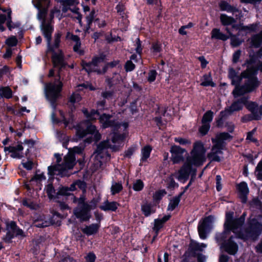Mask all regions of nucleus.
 <instances>
[{
  "mask_svg": "<svg viewBox=\"0 0 262 262\" xmlns=\"http://www.w3.org/2000/svg\"><path fill=\"white\" fill-rule=\"evenodd\" d=\"M17 39L14 36H11L6 40V44L9 47H14L17 43Z\"/></svg>",
  "mask_w": 262,
  "mask_h": 262,
  "instance_id": "79ce46f5",
  "label": "nucleus"
},
{
  "mask_svg": "<svg viewBox=\"0 0 262 262\" xmlns=\"http://www.w3.org/2000/svg\"><path fill=\"white\" fill-rule=\"evenodd\" d=\"M213 118V112L211 111H208L206 112L203 115L202 123H208L209 124L210 122L212 121Z\"/></svg>",
  "mask_w": 262,
  "mask_h": 262,
  "instance_id": "4c0bfd02",
  "label": "nucleus"
},
{
  "mask_svg": "<svg viewBox=\"0 0 262 262\" xmlns=\"http://www.w3.org/2000/svg\"><path fill=\"white\" fill-rule=\"evenodd\" d=\"M218 154H216L215 153L213 152H209L207 156L208 158L211 160V161H220V158L217 156Z\"/></svg>",
  "mask_w": 262,
  "mask_h": 262,
  "instance_id": "69168bd1",
  "label": "nucleus"
},
{
  "mask_svg": "<svg viewBox=\"0 0 262 262\" xmlns=\"http://www.w3.org/2000/svg\"><path fill=\"white\" fill-rule=\"evenodd\" d=\"M214 145L211 149V152L215 153L216 154H222V149L223 148V145H220L217 143H213Z\"/></svg>",
  "mask_w": 262,
  "mask_h": 262,
  "instance_id": "37998d69",
  "label": "nucleus"
},
{
  "mask_svg": "<svg viewBox=\"0 0 262 262\" xmlns=\"http://www.w3.org/2000/svg\"><path fill=\"white\" fill-rule=\"evenodd\" d=\"M52 61L55 67L61 68L64 66L63 54L61 51H58L54 53L52 55Z\"/></svg>",
  "mask_w": 262,
  "mask_h": 262,
  "instance_id": "dca6fc26",
  "label": "nucleus"
},
{
  "mask_svg": "<svg viewBox=\"0 0 262 262\" xmlns=\"http://www.w3.org/2000/svg\"><path fill=\"white\" fill-rule=\"evenodd\" d=\"M143 187V182L141 180H137L133 184V189L135 191H140Z\"/></svg>",
  "mask_w": 262,
  "mask_h": 262,
  "instance_id": "c03bdc74",
  "label": "nucleus"
},
{
  "mask_svg": "<svg viewBox=\"0 0 262 262\" xmlns=\"http://www.w3.org/2000/svg\"><path fill=\"white\" fill-rule=\"evenodd\" d=\"M251 114L245 115L241 118V121L243 123H246L255 120Z\"/></svg>",
  "mask_w": 262,
  "mask_h": 262,
  "instance_id": "e2e57ef3",
  "label": "nucleus"
},
{
  "mask_svg": "<svg viewBox=\"0 0 262 262\" xmlns=\"http://www.w3.org/2000/svg\"><path fill=\"white\" fill-rule=\"evenodd\" d=\"M76 186L82 189L83 192L85 191L86 184L84 182L80 180L76 181L74 183L71 185V190H76Z\"/></svg>",
  "mask_w": 262,
  "mask_h": 262,
  "instance_id": "c9c22d12",
  "label": "nucleus"
},
{
  "mask_svg": "<svg viewBox=\"0 0 262 262\" xmlns=\"http://www.w3.org/2000/svg\"><path fill=\"white\" fill-rule=\"evenodd\" d=\"M62 35L61 33L58 32L55 34L54 36V46L57 48L60 42V38Z\"/></svg>",
  "mask_w": 262,
  "mask_h": 262,
  "instance_id": "bf43d9fd",
  "label": "nucleus"
},
{
  "mask_svg": "<svg viewBox=\"0 0 262 262\" xmlns=\"http://www.w3.org/2000/svg\"><path fill=\"white\" fill-rule=\"evenodd\" d=\"M247 93L250 92L247 91V88L245 84L242 86H236L232 92L234 97H238Z\"/></svg>",
  "mask_w": 262,
  "mask_h": 262,
  "instance_id": "7c9ffc66",
  "label": "nucleus"
},
{
  "mask_svg": "<svg viewBox=\"0 0 262 262\" xmlns=\"http://www.w3.org/2000/svg\"><path fill=\"white\" fill-rule=\"evenodd\" d=\"M110 147L113 150H117L115 146H111L108 144V141L101 142L98 145L96 152L95 153L94 164L97 168L100 167L103 163H105L108 159L109 155L107 152V149Z\"/></svg>",
  "mask_w": 262,
  "mask_h": 262,
  "instance_id": "39448f33",
  "label": "nucleus"
},
{
  "mask_svg": "<svg viewBox=\"0 0 262 262\" xmlns=\"http://www.w3.org/2000/svg\"><path fill=\"white\" fill-rule=\"evenodd\" d=\"M248 99V97H244L241 98L240 99L234 101L227 111L230 113H232L234 111H238L242 110L243 108V105L246 106V103L247 102Z\"/></svg>",
  "mask_w": 262,
  "mask_h": 262,
  "instance_id": "2eb2a0df",
  "label": "nucleus"
},
{
  "mask_svg": "<svg viewBox=\"0 0 262 262\" xmlns=\"http://www.w3.org/2000/svg\"><path fill=\"white\" fill-rule=\"evenodd\" d=\"M219 6L222 11H226L228 12H231L233 14L238 13L235 15V17L237 19L240 20L243 17L242 11L239 10L236 7L230 5L226 1H221L219 4Z\"/></svg>",
  "mask_w": 262,
  "mask_h": 262,
  "instance_id": "ddd939ff",
  "label": "nucleus"
},
{
  "mask_svg": "<svg viewBox=\"0 0 262 262\" xmlns=\"http://www.w3.org/2000/svg\"><path fill=\"white\" fill-rule=\"evenodd\" d=\"M124 68L126 72H130L135 69V65L130 60H128L126 62Z\"/></svg>",
  "mask_w": 262,
  "mask_h": 262,
  "instance_id": "13d9d810",
  "label": "nucleus"
},
{
  "mask_svg": "<svg viewBox=\"0 0 262 262\" xmlns=\"http://www.w3.org/2000/svg\"><path fill=\"white\" fill-rule=\"evenodd\" d=\"M242 76L244 78H247V80L245 83V85L247 88V91H249L250 92H253L259 85L260 82L254 75L249 74L248 72H244L242 73Z\"/></svg>",
  "mask_w": 262,
  "mask_h": 262,
  "instance_id": "9d476101",
  "label": "nucleus"
},
{
  "mask_svg": "<svg viewBox=\"0 0 262 262\" xmlns=\"http://www.w3.org/2000/svg\"><path fill=\"white\" fill-rule=\"evenodd\" d=\"M35 7L39 10L38 18L41 21V24H42L43 22L46 23L49 21L46 18L47 9L42 8V4H41V2L37 3L36 4H35Z\"/></svg>",
  "mask_w": 262,
  "mask_h": 262,
  "instance_id": "aec40b11",
  "label": "nucleus"
},
{
  "mask_svg": "<svg viewBox=\"0 0 262 262\" xmlns=\"http://www.w3.org/2000/svg\"><path fill=\"white\" fill-rule=\"evenodd\" d=\"M123 187L121 183H115L111 187V191L113 195L119 193L122 190Z\"/></svg>",
  "mask_w": 262,
  "mask_h": 262,
  "instance_id": "ea45409f",
  "label": "nucleus"
},
{
  "mask_svg": "<svg viewBox=\"0 0 262 262\" xmlns=\"http://www.w3.org/2000/svg\"><path fill=\"white\" fill-rule=\"evenodd\" d=\"M112 116L106 114H102L99 117V121L103 128L112 127L113 128V133L111 137L112 142L115 144H120L125 138L124 133L120 134L121 132V126L123 130L128 127L127 123H123L122 124H118L115 121L111 119Z\"/></svg>",
  "mask_w": 262,
  "mask_h": 262,
  "instance_id": "7ed1b4c3",
  "label": "nucleus"
},
{
  "mask_svg": "<svg viewBox=\"0 0 262 262\" xmlns=\"http://www.w3.org/2000/svg\"><path fill=\"white\" fill-rule=\"evenodd\" d=\"M174 141L176 142L179 143L180 144L183 145H189L191 143V142L190 140H189L185 138H182L180 137L176 138L174 139Z\"/></svg>",
  "mask_w": 262,
  "mask_h": 262,
  "instance_id": "603ef678",
  "label": "nucleus"
},
{
  "mask_svg": "<svg viewBox=\"0 0 262 262\" xmlns=\"http://www.w3.org/2000/svg\"><path fill=\"white\" fill-rule=\"evenodd\" d=\"M157 72L155 70H151L148 74V81L150 82L154 81L157 76Z\"/></svg>",
  "mask_w": 262,
  "mask_h": 262,
  "instance_id": "864d4df0",
  "label": "nucleus"
},
{
  "mask_svg": "<svg viewBox=\"0 0 262 262\" xmlns=\"http://www.w3.org/2000/svg\"><path fill=\"white\" fill-rule=\"evenodd\" d=\"M251 206L260 208L261 207V203L260 201L256 198L253 199L251 202Z\"/></svg>",
  "mask_w": 262,
  "mask_h": 262,
  "instance_id": "338daca9",
  "label": "nucleus"
},
{
  "mask_svg": "<svg viewBox=\"0 0 262 262\" xmlns=\"http://www.w3.org/2000/svg\"><path fill=\"white\" fill-rule=\"evenodd\" d=\"M151 50L153 53H159L161 51L162 45L159 42H154L152 44Z\"/></svg>",
  "mask_w": 262,
  "mask_h": 262,
  "instance_id": "a18cd8bd",
  "label": "nucleus"
},
{
  "mask_svg": "<svg viewBox=\"0 0 262 262\" xmlns=\"http://www.w3.org/2000/svg\"><path fill=\"white\" fill-rule=\"evenodd\" d=\"M66 38L68 39L72 40L75 42L80 40V38L78 36H77V35H73V34L70 32L67 33Z\"/></svg>",
  "mask_w": 262,
  "mask_h": 262,
  "instance_id": "052dcab7",
  "label": "nucleus"
},
{
  "mask_svg": "<svg viewBox=\"0 0 262 262\" xmlns=\"http://www.w3.org/2000/svg\"><path fill=\"white\" fill-rule=\"evenodd\" d=\"M256 131V129H253L251 132L248 133L247 136V140L251 142L256 143L257 140L253 137V135Z\"/></svg>",
  "mask_w": 262,
  "mask_h": 262,
  "instance_id": "6e6d98bb",
  "label": "nucleus"
},
{
  "mask_svg": "<svg viewBox=\"0 0 262 262\" xmlns=\"http://www.w3.org/2000/svg\"><path fill=\"white\" fill-rule=\"evenodd\" d=\"M251 45L255 48H258L262 42V31L259 34L253 36L251 38Z\"/></svg>",
  "mask_w": 262,
  "mask_h": 262,
  "instance_id": "c756f323",
  "label": "nucleus"
},
{
  "mask_svg": "<svg viewBox=\"0 0 262 262\" xmlns=\"http://www.w3.org/2000/svg\"><path fill=\"white\" fill-rule=\"evenodd\" d=\"M86 262H95L96 256L93 253H89L85 257Z\"/></svg>",
  "mask_w": 262,
  "mask_h": 262,
  "instance_id": "774afa93",
  "label": "nucleus"
},
{
  "mask_svg": "<svg viewBox=\"0 0 262 262\" xmlns=\"http://www.w3.org/2000/svg\"><path fill=\"white\" fill-rule=\"evenodd\" d=\"M91 205H84V207H77L74 210V214L77 218L82 221H87L90 219L89 211L95 208L96 205L94 201H92Z\"/></svg>",
  "mask_w": 262,
  "mask_h": 262,
  "instance_id": "1a4fd4ad",
  "label": "nucleus"
},
{
  "mask_svg": "<svg viewBox=\"0 0 262 262\" xmlns=\"http://www.w3.org/2000/svg\"><path fill=\"white\" fill-rule=\"evenodd\" d=\"M119 205V204L116 202H108L106 201L103 203L100 208L104 211H115Z\"/></svg>",
  "mask_w": 262,
  "mask_h": 262,
  "instance_id": "5701e85b",
  "label": "nucleus"
},
{
  "mask_svg": "<svg viewBox=\"0 0 262 262\" xmlns=\"http://www.w3.org/2000/svg\"><path fill=\"white\" fill-rule=\"evenodd\" d=\"M225 249L227 252L230 254H235L238 249L237 244L232 241L230 238L225 245Z\"/></svg>",
  "mask_w": 262,
  "mask_h": 262,
  "instance_id": "b1692460",
  "label": "nucleus"
},
{
  "mask_svg": "<svg viewBox=\"0 0 262 262\" xmlns=\"http://www.w3.org/2000/svg\"><path fill=\"white\" fill-rule=\"evenodd\" d=\"M226 31L228 33L229 37L231 39V45L233 47L239 46L243 42V40L236 37L235 35H233L228 27L225 29Z\"/></svg>",
  "mask_w": 262,
  "mask_h": 262,
  "instance_id": "cd10ccee",
  "label": "nucleus"
},
{
  "mask_svg": "<svg viewBox=\"0 0 262 262\" xmlns=\"http://www.w3.org/2000/svg\"><path fill=\"white\" fill-rule=\"evenodd\" d=\"M42 30L45 36L47 38L49 42H50L51 39V35L53 29L52 26L50 24L49 21L41 24Z\"/></svg>",
  "mask_w": 262,
  "mask_h": 262,
  "instance_id": "412c9836",
  "label": "nucleus"
},
{
  "mask_svg": "<svg viewBox=\"0 0 262 262\" xmlns=\"http://www.w3.org/2000/svg\"><path fill=\"white\" fill-rule=\"evenodd\" d=\"M210 128V124L208 123H202V125L199 128V132L202 135H206Z\"/></svg>",
  "mask_w": 262,
  "mask_h": 262,
  "instance_id": "3c124183",
  "label": "nucleus"
},
{
  "mask_svg": "<svg viewBox=\"0 0 262 262\" xmlns=\"http://www.w3.org/2000/svg\"><path fill=\"white\" fill-rule=\"evenodd\" d=\"M246 108L251 112L255 120H258L261 118L262 105H258L256 102L248 100L246 103Z\"/></svg>",
  "mask_w": 262,
  "mask_h": 262,
  "instance_id": "f8f14e48",
  "label": "nucleus"
},
{
  "mask_svg": "<svg viewBox=\"0 0 262 262\" xmlns=\"http://www.w3.org/2000/svg\"><path fill=\"white\" fill-rule=\"evenodd\" d=\"M81 42L80 41H78L75 42V45L74 46L73 49L74 51L77 52L79 54H83V51L80 49Z\"/></svg>",
  "mask_w": 262,
  "mask_h": 262,
  "instance_id": "680f3d73",
  "label": "nucleus"
},
{
  "mask_svg": "<svg viewBox=\"0 0 262 262\" xmlns=\"http://www.w3.org/2000/svg\"><path fill=\"white\" fill-rule=\"evenodd\" d=\"M62 5L68 6L69 7L75 6L78 4L77 0H63L62 1Z\"/></svg>",
  "mask_w": 262,
  "mask_h": 262,
  "instance_id": "4d7b16f0",
  "label": "nucleus"
},
{
  "mask_svg": "<svg viewBox=\"0 0 262 262\" xmlns=\"http://www.w3.org/2000/svg\"><path fill=\"white\" fill-rule=\"evenodd\" d=\"M2 95L5 98H10L12 96V90L9 88H4L2 91Z\"/></svg>",
  "mask_w": 262,
  "mask_h": 262,
  "instance_id": "de8ad7c7",
  "label": "nucleus"
},
{
  "mask_svg": "<svg viewBox=\"0 0 262 262\" xmlns=\"http://www.w3.org/2000/svg\"><path fill=\"white\" fill-rule=\"evenodd\" d=\"M86 125L85 123H80L76 128V135L79 138H82L88 134H91L94 136V139L96 141L101 138L100 134L96 130V127L92 125L86 123V128H84Z\"/></svg>",
  "mask_w": 262,
  "mask_h": 262,
  "instance_id": "0eeeda50",
  "label": "nucleus"
},
{
  "mask_svg": "<svg viewBox=\"0 0 262 262\" xmlns=\"http://www.w3.org/2000/svg\"><path fill=\"white\" fill-rule=\"evenodd\" d=\"M75 163L74 155L71 152H69L64 157L62 164H57L48 167L49 173L51 175L55 174H63L66 170L72 169L75 165Z\"/></svg>",
  "mask_w": 262,
  "mask_h": 262,
  "instance_id": "20e7f679",
  "label": "nucleus"
},
{
  "mask_svg": "<svg viewBox=\"0 0 262 262\" xmlns=\"http://www.w3.org/2000/svg\"><path fill=\"white\" fill-rule=\"evenodd\" d=\"M95 13V11L93 10L91 12L90 14L86 16V20H87L88 24L89 27H90V25H91V23L93 22V21L95 19V16H94Z\"/></svg>",
  "mask_w": 262,
  "mask_h": 262,
  "instance_id": "0e129e2a",
  "label": "nucleus"
},
{
  "mask_svg": "<svg viewBox=\"0 0 262 262\" xmlns=\"http://www.w3.org/2000/svg\"><path fill=\"white\" fill-rule=\"evenodd\" d=\"M233 215L234 212L232 211L226 213L225 231H231L236 237L244 240L256 239L262 232V223L255 219H250L248 221V227L242 230V226L245 222V213L238 219H233Z\"/></svg>",
  "mask_w": 262,
  "mask_h": 262,
  "instance_id": "f257e3e1",
  "label": "nucleus"
},
{
  "mask_svg": "<svg viewBox=\"0 0 262 262\" xmlns=\"http://www.w3.org/2000/svg\"><path fill=\"white\" fill-rule=\"evenodd\" d=\"M45 219L44 216H40V219H37L34 221L33 226L38 228H43L55 223L52 221L45 220Z\"/></svg>",
  "mask_w": 262,
  "mask_h": 262,
  "instance_id": "393cba45",
  "label": "nucleus"
},
{
  "mask_svg": "<svg viewBox=\"0 0 262 262\" xmlns=\"http://www.w3.org/2000/svg\"><path fill=\"white\" fill-rule=\"evenodd\" d=\"M23 204L24 206H26L31 209H36L38 207V206L36 204L34 203L30 200H24L23 202Z\"/></svg>",
  "mask_w": 262,
  "mask_h": 262,
  "instance_id": "8fccbe9b",
  "label": "nucleus"
},
{
  "mask_svg": "<svg viewBox=\"0 0 262 262\" xmlns=\"http://www.w3.org/2000/svg\"><path fill=\"white\" fill-rule=\"evenodd\" d=\"M181 194H180L178 197H175L172 198L169 204L168 207V210L172 211L178 205L180 201V198H181Z\"/></svg>",
  "mask_w": 262,
  "mask_h": 262,
  "instance_id": "e433bc0d",
  "label": "nucleus"
},
{
  "mask_svg": "<svg viewBox=\"0 0 262 262\" xmlns=\"http://www.w3.org/2000/svg\"><path fill=\"white\" fill-rule=\"evenodd\" d=\"M166 194V192L165 190H160L154 193L153 198L156 201L160 200Z\"/></svg>",
  "mask_w": 262,
  "mask_h": 262,
  "instance_id": "09e8293b",
  "label": "nucleus"
},
{
  "mask_svg": "<svg viewBox=\"0 0 262 262\" xmlns=\"http://www.w3.org/2000/svg\"><path fill=\"white\" fill-rule=\"evenodd\" d=\"M5 151H9L11 153V157L15 158H21L23 157L22 150L23 147L20 144H18L15 146L5 147Z\"/></svg>",
  "mask_w": 262,
  "mask_h": 262,
  "instance_id": "4468645a",
  "label": "nucleus"
},
{
  "mask_svg": "<svg viewBox=\"0 0 262 262\" xmlns=\"http://www.w3.org/2000/svg\"><path fill=\"white\" fill-rule=\"evenodd\" d=\"M236 18L233 17L228 16L225 14H222L220 15V20L222 24L224 26L232 25V28L233 29H237V25L234 24L236 21Z\"/></svg>",
  "mask_w": 262,
  "mask_h": 262,
  "instance_id": "f3484780",
  "label": "nucleus"
},
{
  "mask_svg": "<svg viewBox=\"0 0 262 262\" xmlns=\"http://www.w3.org/2000/svg\"><path fill=\"white\" fill-rule=\"evenodd\" d=\"M152 148L150 145L144 146L141 150L142 152V161H145L149 157Z\"/></svg>",
  "mask_w": 262,
  "mask_h": 262,
  "instance_id": "2f4dec72",
  "label": "nucleus"
},
{
  "mask_svg": "<svg viewBox=\"0 0 262 262\" xmlns=\"http://www.w3.org/2000/svg\"><path fill=\"white\" fill-rule=\"evenodd\" d=\"M205 152L203 143L200 141L195 142L190 156L186 157L181 168L173 173L174 177L179 181L184 182L188 179L191 172L195 174L196 170L193 167L199 166L206 161Z\"/></svg>",
  "mask_w": 262,
  "mask_h": 262,
  "instance_id": "f03ea898",
  "label": "nucleus"
},
{
  "mask_svg": "<svg viewBox=\"0 0 262 262\" xmlns=\"http://www.w3.org/2000/svg\"><path fill=\"white\" fill-rule=\"evenodd\" d=\"M211 34L212 38L220 39L223 41H225L229 38V35H227L224 34L219 29L216 28L212 30Z\"/></svg>",
  "mask_w": 262,
  "mask_h": 262,
  "instance_id": "bb28decb",
  "label": "nucleus"
},
{
  "mask_svg": "<svg viewBox=\"0 0 262 262\" xmlns=\"http://www.w3.org/2000/svg\"><path fill=\"white\" fill-rule=\"evenodd\" d=\"M231 136L227 133H222L216 135L215 138H212V143H217L223 145L224 141L231 138Z\"/></svg>",
  "mask_w": 262,
  "mask_h": 262,
  "instance_id": "a878e982",
  "label": "nucleus"
},
{
  "mask_svg": "<svg viewBox=\"0 0 262 262\" xmlns=\"http://www.w3.org/2000/svg\"><path fill=\"white\" fill-rule=\"evenodd\" d=\"M204 225H201L199 224L198 226V231L199 233V235L201 238L204 239L206 238V232L205 230L206 229L204 227Z\"/></svg>",
  "mask_w": 262,
  "mask_h": 262,
  "instance_id": "5fc2aeb1",
  "label": "nucleus"
},
{
  "mask_svg": "<svg viewBox=\"0 0 262 262\" xmlns=\"http://www.w3.org/2000/svg\"><path fill=\"white\" fill-rule=\"evenodd\" d=\"M170 151L171 154V160L174 164L180 163L184 159V154H187V151L177 145H173L171 147Z\"/></svg>",
  "mask_w": 262,
  "mask_h": 262,
  "instance_id": "9b49d317",
  "label": "nucleus"
},
{
  "mask_svg": "<svg viewBox=\"0 0 262 262\" xmlns=\"http://www.w3.org/2000/svg\"><path fill=\"white\" fill-rule=\"evenodd\" d=\"M59 79L54 82H50L47 85L46 92L47 96L51 100H54L60 96L62 83L60 80V76L59 74Z\"/></svg>",
  "mask_w": 262,
  "mask_h": 262,
  "instance_id": "6e6552de",
  "label": "nucleus"
},
{
  "mask_svg": "<svg viewBox=\"0 0 262 262\" xmlns=\"http://www.w3.org/2000/svg\"><path fill=\"white\" fill-rule=\"evenodd\" d=\"M81 66L83 69L88 73L95 72L99 74H102L106 71V63L104 57H95L92 62L89 63L82 61Z\"/></svg>",
  "mask_w": 262,
  "mask_h": 262,
  "instance_id": "423d86ee",
  "label": "nucleus"
},
{
  "mask_svg": "<svg viewBox=\"0 0 262 262\" xmlns=\"http://www.w3.org/2000/svg\"><path fill=\"white\" fill-rule=\"evenodd\" d=\"M82 112L88 119L91 121L96 120L99 116L97 111L92 110L90 114L88 113V111L86 109H83Z\"/></svg>",
  "mask_w": 262,
  "mask_h": 262,
  "instance_id": "f704fd0d",
  "label": "nucleus"
},
{
  "mask_svg": "<svg viewBox=\"0 0 262 262\" xmlns=\"http://www.w3.org/2000/svg\"><path fill=\"white\" fill-rule=\"evenodd\" d=\"M204 80L201 83V85L202 86H214V84L211 80V78L210 75H205L203 76Z\"/></svg>",
  "mask_w": 262,
  "mask_h": 262,
  "instance_id": "58836bf2",
  "label": "nucleus"
},
{
  "mask_svg": "<svg viewBox=\"0 0 262 262\" xmlns=\"http://www.w3.org/2000/svg\"><path fill=\"white\" fill-rule=\"evenodd\" d=\"M170 218L169 215L164 216L161 219H157L155 220L154 227L153 230L155 232L156 235L154 236V238L158 235L159 230L162 228L163 224L168 221Z\"/></svg>",
  "mask_w": 262,
  "mask_h": 262,
  "instance_id": "4be33fe9",
  "label": "nucleus"
},
{
  "mask_svg": "<svg viewBox=\"0 0 262 262\" xmlns=\"http://www.w3.org/2000/svg\"><path fill=\"white\" fill-rule=\"evenodd\" d=\"M213 217L211 215L208 216L203 220L202 223L200 224L204 225V227L206 229H210L212 227V224L213 222Z\"/></svg>",
  "mask_w": 262,
  "mask_h": 262,
  "instance_id": "473e14b6",
  "label": "nucleus"
},
{
  "mask_svg": "<svg viewBox=\"0 0 262 262\" xmlns=\"http://www.w3.org/2000/svg\"><path fill=\"white\" fill-rule=\"evenodd\" d=\"M239 197L243 203L247 201V195L249 193L247 185L245 182H242L237 185Z\"/></svg>",
  "mask_w": 262,
  "mask_h": 262,
  "instance_id": "a211bd4d",
  "label": "nucleus"
},
{
  "mask_svg": "<svg viewBox=\"0 0 262 262\" xmlns=\"http://www.w3.org/2000/svg\"><path fill=\"white\" fill-rule=\"evenodd\" d=\"M60 10L57 7H54L50 12V21L53 19L54 16H60Z\"/></svg>",
  "mask_w": 262,
  "mask_h": 262,
  "instance_id": "49530a36",
  "label": "nucleus"
},
{
  "mask_svg": "<svg viewBox=\"0 0 262 262\" xmlns=\"http://www.w3.org/2000/svg\"><path fill=\"white\" fill-rule=\"evenodd\" d=\"M100 225L98 224H93L89 226H86L81 229L82 231L87 235H91L96 234L99 230Z\"/></svg>",
  "mask_w": 262,
  "mask_h": 262,
  "instance_id": "6ab92c4d",
  "label": "nucleus"
},
{
  "mask_svg": "<svg viewBox=\"0 0 262 262\" xmlns=\"http://www.w3.org/2000/svg\"><path fill=\"white\" fill-rule=\"evenodd\" d=\"M141 210L146 216L155 212V210L153 208L152 205L148 203L143 204L141 206Z\"/></svg>",
  "mask_w": 262,
  "mask_h": 262,
  "instance_id": "c85d7f7f",
  "label": "nucleus"
},
{
  "mask_svg": "<svg viewBox=\"0 0 262 262\" xmlns=\"http://www.w3.org/2000/svg\"><path fill=\"white\" fill-rule=\"evenodd\" d=\"M7 26L8 29L11 31L13 29L15 28H19L20 27V24H12L11 20V11L10 9L8 10V19L7 21Z\"/></svg>",
  "mask_w": 262,
  "mask_h": 262,
  "instance_id": "72a5a7b5",
  "label": "nucleus"
},
{
  "mask_svg": "<svg viewBox=\"0 0 262 262\" xmlns=\"http://www.w3.org/2000/svg\"><path fill=\"white\" fill-rule=\"evenodd\" d=\"M81 96L79 94L77 93H74L69 98V103L70 104H73L75 103L78 102L81 100Z\"/></svg>",
  "mask_w": 262,
  "mask_h": 262,
  "instance_id": "a19ab883",
  "label": "nucleus"
}]
</instances>
